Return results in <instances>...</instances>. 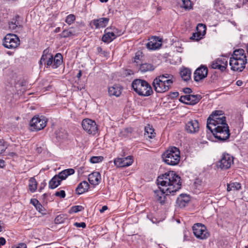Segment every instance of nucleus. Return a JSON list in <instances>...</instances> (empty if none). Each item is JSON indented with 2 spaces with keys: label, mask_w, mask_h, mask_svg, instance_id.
Returning a JSON list of instances; mask_svg holds the SVG:
<instances>
[{
  "label": "nucleus",
  "mask_w": 248,
  "mask_h": 248,
  "mask_svg": "<svg viewBox=\"0 0 248 248\" xmlns=\"http://www.w3.org/2000/svg\"><path fill=\"white\" fill-rule=\"evenodd\" d=\"M214 136L215 138L219 141H224L230 137V131L228 125L220 127L218 126L212 129H209Z\"/></svg>",
  "instance_id": "423d86ee"
},
{
  "label": "nucleus",
  "mask_w": 248,
  "mask_h": 248,
  "mask_svg": "<svg viewBox=\"0 0 248 248\" xmlns=\"http://www.w3.org/2000/svg\"><path fill=\"white\" fill-rule=\"evenodd\" d=\"M82 126L89 134L94 135L98 132V126L95 122L91 119H84L82 122Z\"/></svg>",
  "instance_id": "9d476101"
},
{
  "label": "nucleus",
  "mask_w": 248,
  "mask_h": 248,
  "mask_svg": "<svg viewBox=\"0 0 248 248\" xmlns=\"http://www.w3.org/2000/svg\"><path fill=\"white\" fill-rule=\"evenodd\" d=\"M243 82L241 80H238L236 81V84L238 86H241L243 85Z\"/></svg>",
  "instance_id": "603ef678"
},
{
  "label": "nucleus",
  "mask_w": 248,
  "mask_h": 248,
  "mask_svg": "<svg viewBox=\"0 0 248 248\" xmlns=\"http://www.w3.org/2000/svg\"><path fill=\"white\" fill-rule=\"evenodd\" d=\"M74 225L77 227H81L82 228H85L86 226V223L84 222H76Z\"/></svg>",
  "instance_id": "c03bdc74"
},
{
  "label": "nucleus",
  "mask_w": 248,
  "mask_h": 248,
  "mask_svg": "<svg viewBox=\"0 0 248 248\" xmlns=\"http://www.w3.org/2000/svg\"><path fill=\"white\" fill-rule=\"evenodd\" d=\"M208 73L207 67L201 66L197 68L194 73V79L195 81L198 82L206 77Z\"/></svg>",
  "instance_id": "6ab92c4d"
},
{
  "label": "nucleus",
  "mask_w": 248,
  "mask_h": 248,
  "mask_svg": "<svg viewBox=\"0 0 248 248\" xmlns=\"http://www.w3.org/2000/svg\"><path fill=\"white\" fill-rule=\"evenodd\" d=\"M31 202L34 205V206H36V205L39 203V202L35 199L31 200Z\"/></svg>",
  "instance_id": "8fccbe9b"
},
{
  "label": "nucleus",
  "mask_w": 248,
  "mask_h": 248,
  "mask_svg": "<svg viewBox=\"0 0 248 248\" xmlns=\"http://www.w3.org/2000/svg\"><path fill=\"white\" fill-rule=\"evenodd\" d=\"M108 0H100L101 2H107Z\"/></svg>",
  "instance_id": "bf43d9fd"
},
{
  "label": "nucleus",
  "mask_w": 248,
  "mask_h": 248,
  "mask_svg": "<svg viewBox=\"0 0 248 248\" xmlns=\"http://www.w3.org/2000/svg\"><path fill=\"white\" fill-rule=\"evenodd\" d=\"M61 183V180L56 175L49 182V188L50 189H54L58 186Z\"/></svg>",
  "instance_id": "cd10ccee"
},
{
  "label": "nucleus",
  "mask_w": 248,
  "mask_h": 248,
  "mask_svg": "<svg viewBox=\"0 0 248 248\" xmlns=\"http://www.w3.org/2000/svg\"><path fill=\"white\" fill-rule=\"evenodd\" d=\"M110 29L107 28L105 30V34L103 35L102 41L104 43H108L112 41L117 36L120 34H116L115 31L116 29H113V31H110Z\"/></svg>",
  "instance_id": "a211bd4d"
},
{
  "label": "nucleus",
  "mask_w": 248,
  "mask_h": 248,
  "mask_svg": "<svg viewBox=\"0 0 248 248\" xmlns=\"http://www.w3.org/2000/svg\"><path fill=\"white\" fill-rule=\"evenodd\" d=\"M42 207V205L39 203L36 206V208L37 209H38L39 210H40V208Z\"/></svg>",
  "instance_id": "6e6d98bb"
},
{
  "label": "nucleus",
  "mask_w": 248,
  "mask_h": 248,
  "mask_svg": "<svg viewBox=\"0 0 248 248\" xmlns=\"http://www.w3.org/2000/svg\"><path fill=\"white\" fill-rule=\"evenodd\" d=\"M133 162L132 156L125 157H117L114 160L115 165L118 168L126 167L130 166Z\"/></svg>",
  "instance_id": "dca6fc26"
},
{
  "label": "nucleus",
  "mask_w": 248,
  "mask_h": 248,
  "mask_svg": "<svg viewBox=\"0 0 248 248\" xmlns=\"http://www.w3.org/2000/svg\"><path fill=\"white\" fill-rule=\"evenodd\" d=\"M75 173V170L73 169H68L64 170L57 175L61 181L65 180L69 175H72Z\"/></svg>",
  "instance_id": "bb28decb"
},
{
  "label": "nucleus",
  "mask_w": 248,
  "mask_h": 248,
  "mask_svg": "<svg viewBox=\"0 0 248 248\" xmlns=\"http://www.w3.org/2000/svg\"><path fill=\"white\" fill-rule=\"evenodd\" d=\"M202 99L201 95L186 94L180 97V102L188 105H195L198 103Z\"/></svg>",
  "instance_id": "4468645a"
},
{
  "label": "nucleus",
  "mask_w": 248,
  "mask_h": 248,
  "mask_svg": "<svg viewBox=\"0 0 248 248\" xmlns=\"http://www.w3.org/2000/svg\"><path fill=\"white\" fill-rule=\"evenodd\" d=\"M6 243V240L3 237H0V247L1 246L5 245Z\"/></svg>",
  "instance_id": "de8ad7c7"
},
{
  "label": "nucleus",
  "mask_w": 248,
  "mask_h": 248,
  "mask_svg": "<svg viewBox=\"0 0 248 248\" xmlns=\"http://www.w3.org/2000/svg\"><path fill=\"white\" fill-rule=\"evenodd\" d=\"M241 184L238 182H231L227 184V190L228 191L231 190H238L241 188Z\"/></svg>",
  "instance_id": "f704fd0d"
},
{
  "label": "nucleus",
  "mask_w": 248,
  "mask_h": 248,
  "mask_svg": "<svg viewBox=\"0 0 248 248\" xmlns=\"http://www.w3.org/2000/svg\"><path fill=\"white\" fill-rule=\"evenodd\" d=\"M233 164V157L229 154H223L217 163V167L222 170H227Z\"/></svg>",
  "instance_id": "9b49d317"
},
{
  "label": "nucleus",
  "mask_w": 248,
  "mask_h": 248,
  "mask_svg": "<svg viewBox=\"0 0 248 248\" xmlns=\"http://www.w3.org/2000/svg\"><path fill=\"white\" fill-rule=\"evenodd\" d=\"M247 2H248V0H246Z\"/></svg>",
  "instance_id": "0e129e2a"
},
{
  "label": "nucleus",
  "mask_w": 248,
  "mask_h": 248,
  "mask_svg": "<svg viewBox=\"0 0 248 248\" xmlns=\"http://www.w3.org/2000/svg\"><path fill=\"white\" fill-rule=\"evenodd\" d=\"M103 159V157L101 156H92L90 158V162L92 163H97L101 162Z\"/></svg>",
  "instance_id": "a19ab883"
},
{
  "label": "nucleus",
  "mask_w": 248,
  "mask_h": 248,
  "mask_svg": "<svg viewBox=\"0 0 248 248\" xmlns=\"http://www.w3.org/2000/svg\"><path fill=\"white\" fill-rule=\"evenodd\" d=\"M20 45L18 37L14 34H7L3 39V45L9 49H15Z\"/></svg>",
  "instance_id": "0eeeda50"
},
{
  "label": "nucleus",
  "mask_w": 248,
  "mask_h": 248,
  "mask_svg": "<svg viewBox=\"0 0 248 248\" xmlns=\"http://www.w3.org/2000/svg\"><path fill=\"white\" fill-rule=\"evenodd\" d=\"M89 188V185L86 181H82L78 184L76 191L77 194L80 195L86 192Z\"/></svg>",
  "instance_id": "a878e982"
},
{
  "label": "nucleus",
  "mask_w": 248,
  "mask_h": 248,
  "mask_svg": "<svg viewBox=\"0 0 248 248\" xmlns=\"http://www.w3.org/2000/svg\"><path fill=\"white\" fill-rule=\"evenodd\" d=\"M184 92L186 93H190L192 92L191 89L189 88H186L184 89Z\"/></svg>",
  "instance_id": "09e8293b"
},
{
  "label": "nucleus",
  "mask_w": 248,
  "mask_h": 248,
  "mask_svg": "<svg viewBox=\"0 0 248 248\" xmlns=\"http://www.w3.org/2000/svg\"><path fill=\"white\" fill-rule=\"evenodd\" d=\"M82 75V71L81 70H79L78 71V73L77 75V77L78 78H80L81 76Z\"/></svg>",
  "instance_id": "5fc2aeb1"
},
{
  "label": "nucleus",
  "mask_w": 248,
  "mask_h": 248,
  "mask_svg": "<svg viewBox=\"0 0 248 248\" xmlns=\"http://www.w3.org/2000/svg\"><path fill=\"white\" fill-rule=\"evenodd\" d=\"M19 18V16H17L15 18H13L12 21L9 23V27L10 29L14 30L16 29L18 26L19 25V23L17 19Z\"/></svg>",
  "instance_id": "4c0bfd02"
},
{
  "label": "nucleus",
  "mask_w": 248,
  "mask_h": 248,
  "mask_svg": "<svg viewBox=\"0 0 248 248\" xmlns=\"http://www.w3.org/2000/svg\"><path fill=\"white\" fill-rule=\"evenodd\" d=\"M193 231L195 237L200 239H206L209 236L206 227L201 223L195 224L193 226Z\"/></svg>",
  "instance_id": "6e6552de"
},
{
  "label": "nucleus",
  "mask_w": 248,
  "mask_h": 248,
  "mask_svg": "<svg viewBox=\"0 0 248 248\" xmlns=\"http://www.w3.org/2000/svg\"><path fill=\"white\" fill-rule=\"evenodd\" d=\"M43 188V187H40L39 188V191L40 192H41V190H42V189Z\"/></svg>",
  "instance_id": "052dcab7"
},
{
  "label": "nucleus",
  "mask_w": 248,
  "mask_h": 248,
  "mask_svg": "<svg viewBox=\"0 0 248 248\" xmlns=\"http://www.w3.org/2000/svg\"><path fill=\"white\" fill-rule=\"evenodd\" d=\"M175 80L171 74H162L154 79L152 85L156 93H163L170 90Z\"/></svg>",
  "instance_id": "f03ea898"
},
{
  "label": "nucleus",
  "mask_w": 248,
  "mask_h": 248,
  "mask_svg": "<svg viewBox=\"0 0 248 248\" xmlns=\"http://www.w3.org/2000/svg\"><path fill=\"white\" fill-rule=\"evenodd\" d=\"M182 78L185 81H188L190 78L191 71L188 68H184L182 69L180 72Z\"/></svg>",
  "instance_id": "c756f323"
},
{
  "label": "nucleus",
  "mask_w": 248,
  "mask_h": 248,
  "mask_svg": "<svg viewBox=\"0 0 248 248\" xmlns=\"http://www.w3.org/2000/svg\"><path fill=\"white\" fill-rule=\"evenodd\" d=\"M227 65L228 58L222 57L213 61L211 67L213 69H217L223 72L226 70Z\"/></svg>",
  "instance_id": "2eb2a0df"
},
{
  "label": "nucleus",
  "mask_w": 248,
  "mask_h": 248,
  "mask_svg": "<svg viewBox=\"0 0 248 248\" xmlns=\"http://www.w3.org/2000/svg\"><path fill=\"white\" fill-rule=\"evenodd\" d=\"M29 188L30 192H34L37 187V183L34 177L31 178L29 180Z\"/></svg>",
  "instance_id": "72a5a7b5"
},
{
  "label": "nucleus",
  "mask_w": 248,
  "mask_h": 248,
  "mask_svg": "<svg viewBox=\"0 0 248 248\" xmlns=\"http://www.w3.org/2000/svg\"><path fill=\"white\" fill-rule=\"evenodd\" d=\"M133 90L140 96H148L153 93L150 84L146 80L135 79L132 83Z\"/></svg>",
  "instance_id": "20e7f679"
},
{
  "label": "nucleus",
  "mask_w": 248,
  "mask_h": 248,
  "mask_svg": "<svg viewBox=\"0 0 248 248\" xmlns=\"http://www.w3.org/2000/svg\"><path fill=\"white\" fill-rule=\"evenodd\" d=\"M157 184L159 189L154 191L155 199L163 204L166 195L173 194L181 188L180 177L174 171H169L158 177Z\"/></svg>",
  "instance_id": "f257e3e1"
},
{
  "label": "nucleus",
  "mask_w": 248,
  "mask_h": 248,
  "mask_svg": "<svg viewBox=\"0 0 248 248\" xmlns=\"http://www.w3.org/2000/svg\"><path fill=\"white\" fill-rule=\"evenodd\" d=\"M144 135L150 139L155 137V133L154 132V129L152 126L148 124L145 127Z\"/></svg>",
  "instance_id": "7c9ffc66"
},
{
  "label": "nucleus",
  "mask_w": 248,
  "mask_h": 248,
  "mask_svg": "<svg viewBox=\"0 0 248 248\" xmlns=\"http://www.w3.org/2000/svg\"><path fill=\"white\" fill-rule=\"evenodd\" d=\"M163 161L168 165L175 166L180 160V152L175 147L169 148L162 155Z\"/></svg>",
  "instance_id": "39448f33"
},
{
  "label": "nucleus",
  "mask_w": 248,
  "mask_h": 248,
  "mask_svg": "<svg viewBox=\"0 0 248 248\" xmlns=\"http://www.w3.org/2000/svg\"><path fill=\"white\" fill-rule=\"evenodd\" d=\"M182 4L180 6L181 8L188 11L193 9V3L190 0H182Z\"/></svg>",
  "instance_id": "c9c22d12"
},
{
  "label": "nucleus",
  "mask_w": 248,
  "mask_h": 248,
  "mask_svg": "<svg viewBox=\"0 0 248 248\" xmlns=\"http://www.w3.org/2000/svg\"><path fill=\"white\" fill-rule=\"evenodd\" d=\"M43 196H44V197H46V196H47V194H46V193H45V194H44L43 195Z\"/></svg>",
  "instance_id": "e2e57ef3"
},
{
  "label": "nucleus",
  "mask_w": 248,
  "mask_h": 248,
  "mask_svg": "<svg viewBox=\"0 0 248 248\" xmlns=\"http://www.w3.org/2000/svg\"><path fill=\"white\" fill-rule=\"evenodd\" d=\"M4 166H5L4 161L2 159H0V168H3Z\"/></svg>",
  "instance_id": "864d4df0"
},
{
  "label": "nucleus",
  "mask_w": 248,
  "mask_h": 248,
  "mask_svg": "<svg viewBox=\"0 0 248 248\" xmlns=\"http://www.w3.org/2000/svg\"><path fill=\"white\" fill-rule=\"evenodd\" d=\"M47 121L44 116H34L30 121V129L31 131H39L43 129L46 124Z\"/></svg>",
  "instance_id": "1a4fd4ad"
},
{
  "label": "nucleus",
  "mask_w": 248,
  "mask_h": 248,
  "mask_svg": "<svg viewBox=\"0 0 248 248\" xmlns=\"http://www.w3.org/2000/svg\"><path fill=\"white\" fill-rule=\"evenodd\" d=\"M76 20V16L73 14H70L67 16L65 22L67 23L68 25H71L74 23V22Z\"/></svg>",
  "instance_id": "58836bf2"
},
{
  "label": "nucleus",
  "mask_w": 248,
  "mask_h": 248,
  "mask_svg": "<svg viewBox=\"0 0 248 248\" xmlns=\"http://www.w3.org/2000/svg\"><path fill=\"white\" fill-rule=\"evenodd\" d=\"M5 149L6 147L5 145L3 144V142L2 141L0 140V154L4 152Z\"/></svg>",
  "instance_id": "a18cd8bd"
},
{
  "label": "nucleus",
  "mask_w": 248,
  "mask_h": 248,
  "mask_svg": "<svg viewBox=\"0 0 248 248\" xmlns=\"http://www.w3.org/2000/svg\"><path fill=\"white\" fill-rule=\"evenodd\" d=\"M65 191L63 190H61L59 191H57L55 193V196L56 197H60L61 198H64L65 197Z\"/></svg>",
  "instance_id": "79ce46f5"
},
{
  "label": "nucleus",
  "mask_w": 248,
  "mask_h": 248,
  "mask_svg": "<svg viewBox=\"0 0 248 248\" xmlns=\"http://www.w3.org/2000/svg\"><path fill=\"white\" fill-rule=\"evenodd\" d=\"M60 31H61V28L60 27H57V28H56L55 31V32H58Z\"/></svg>",
  "instance_id": "4d7b16f0"
},
{
  "label": "nucleus",
  "mask_w": 248,
  "mask_h": 248,
  "mask_svg": "<svg viewBox=\"0 0 248 248\" xmlns=\"http://www.w3.org/2000/svg\"><path fill=\"white\" fill-rule=\"evenodd\" d=\"M244 52V50L242 49L234 51L229 62L232 70L240 72L245 67L247 60Z\"/></svg>",
  "instance_id": "7ed1b4c3"
},
{
  "label": "nucleus",
  "mask_w": 248,
  "mask_h": 248,
  "mask_svg": "<svg viewBox=\"0 0 248 248\" xmlns=\"http://www.w3.org/2000/svg\"><path fill=\"white\" fill-rule=\"evenodd\" d=\"M101 176L99 172L95 171L90 174L88 176V181L93 186L98 185L101 181Z\"/></svg>",
  "instance_id": "4be33fe9"
},
{
  "label": "nucleus",
  "mask_w": 248,
  "mask_h": 248,
  "mask_svg": "<svg viewBox=\"0 0 248 248\" xmlns=\"http://www.w3.org/2000/svg\"><path fill=\"white\" fill-rule=\"evenodd\" d=\"M108 209V206L106 205L103 206L101 209H100V213H103L105 211Z\"/></svg>",
  "instance_id": "3c124183"
},
{
  "label": "nucleus",
  "mask_w": 248,
  "mask_h": 248,
  "mask_svg": "<svg viewBox=\"0 0 248 248\" xmlns=\"http://www.w3.org/2000/svg\"><path fill=\"white\" fill-rule=\"evenodd\" d=\"M225 125H228L226 123V119L221 120L220 122H217V123H214V124H207L206 127L209 129H212L215 127L218 126L220 127H224Z\"/></svg>",
  "instance_id": "2f4dec72"
},
{
  "label": "nucleus",
  "mask_w": 248,
  "mask_h": 248,
  "mask_svg": "<svg viewBox=\"0 0 248 248\" xmlns=\"http://www.w3.org/2000/svg\"><path fill=\"white\" fill-rule=\"evenodd\" d=\"M161 46L160 41L158 40V38L154 37L152 38L147 44V48L150 50H155L159 48Z\"/></svg>",
  "instance_id": "b1692460"
},
{
  "label": "nucleus",
  "mask_w": 248,
  "mask_h": 248,
  "mask_svg": "<svg viewBox=\"0 0 248 248\" xmlns=\"http://www.w3.org/2000/svg\"><path fill=\"white\" fill-rule=\"evenodd\" d=\"M8 55H12V53L11 52H10V51H8L7 52V53Z\"/></svg>",
  "instance_id": "680f3d73"
},
{
  "label": "nucleus",
  "mask_w": 248,
  "mask_h": 248,
  "mask_svg": "<svg viewBox=\"0 0 248 248\" xmlns=\"http://www.w3.org/2000/svg\"><path fill=\"white\" fill-rule=\"evenodd\" d=\"M199 124L196 120H191L186 125V129L188 133L194 134L199 130Z\"/></svg>",
  "instance_id": "412c9836"
},
{
  "label": "nucleus",
  "mask_w": 248,
  "mask_h": 248,
  "mask_svg": "<svg viewBox=\"0 0 248 248\" xmlns=\"http://www.w3.org/2000/svg\"><path fill=\"white\" fill-rule=\"evenodd\" d=\"M247 195H248V192L247 193ZM244 199L245 200H246L247 202H248V197L244 196Z\"/></svg>",
  "instance_id": "13d9d810"
},
{
  "label": "nucleus",
  "mask_w": 248,
  "mask_h": 248,
  "mask_svg": "<svg viewBox=\"0 0 248 248\" xmlns=\"http://www.w3.org/2000/svg\"><path fill=\"white\" fill-rule=\"evenodd\" d=\"M53 57L52 55L49 53L48 50L46 49L43 51V54L39 61V64L40 66H41L44 64L46 68L51 66L53 68Z\"/></svg>",
  "instance_id": "f8f14e48"
},
{
  "label": "nucleus",
  "mask_w": 248,
  "mask_h": 248,
  "mask_svg": "<svg viewBox=\"0 0 248 248\" xmlns=\"http://www.w3.org/2000/svg\"><path fill=\"white\" fill-rule=\"evenodd\" d=\"M206 30V28L205 25L202 23L198 24L196 28L197 32L193 33L190 39L197 41L199 40L205 35Z\"/></svg>",
  "instance_id": "aec40b11"
},
{
  "label": "nucleus",
  "mask_w": 248,
  "mask_h": 248,
  "mask_svg": "<svg viewBox=\"0 0 248 248\" xmlns=\"http://www.w3.org/2000/svg\"><path fill=\"white\" fill-rule=\"evenodd\" d=\"M84 208L81 205H75L72 206L70 210V213H77L83 210Z\"/></svg>",
  "instance_id": "ea45409f"
},
{
  "label": "nucleus",
  "mask_w": 248,
  "mask_h": 248,
  "mask_svg": "<svg viewBox=\"0 0 248 248\" xmlns=\"http://www.w3.org/2000/svg\"><path fill=\"white\" fill-rule=\"evenodd\" d=\"M155 67L151 63H144L140 65V70L141 72H146L154 70Z\"/></svg>",
  "instance_id": "473e14b6"
},
{
  "label": "nucleus",
  "mask_w": 248,
  "mask_h": 248,
  "mask_svg": "<svg viewBox=\"0 0 248 248\" xmlns=\"http://www.w3.org/2000/svg\"><path fill=\"white\" fill-rule=\"evenodd\" d=\"M53 69L58 68L62 62V56L60 53H57L53 59Z\"/></svg>",
  "instance_id": "c85d7f7f"
},
{
  "label": "nucleus",
  "mask_w": 248,
  "mask_h": 248,
  "mask_svg": "<svg viewBox=\"0 0 248 248\" xmlns=\"http://www.w3.org/2000/svg\"><path fill=\"white\" fill-rule=\"evenodd\" d=\"M122 88L117 85H114L109 87L108 88V93L110 96H115L119 97L122 93Z\"/></svg>",
  "instance_id": "393cba45"
},
{
  "label": "nucleus",
  "mask_w": 248,
  "mask_h": 248,
  "mask_svg": "<svg viewBox=\"0 0 248 248\" xmlns=\"http://www.w3.org/2000/svg\"><path fill=\"white\" fill-rule=\"evenodd\" d=\"M226 119L222 110H215L211 113L207 120V124H214V123L220 122V120Z\"/></svg>",
  "instance_id": "f3484780"
},
{
  "label": "nucleus",
  "mask_w": 248,
  "mask_h": 248,
  "mask_svg": "<svg viewBox=\"0 0 248 248\" xmlns=\"http://www.w3.org/2000/svg\"><path fill=\"white\" fill-rule=\"evenodd\" d=\"M247 248H248V247Z\"/></svg>",
  "instance_id": "69168bd1"
},
{
  "label": "nucleus",
  "mask_w": 248,
  "mask_h": 248,
  "mask_svg": "<svg viewBox=\"0 0 248 248\" xmlns=\"http://www.w3.org/2000/svg\"><path fill=\"white\" fill-rule=\"evenodd\" d=\"M109 19L108 17H101L91 20L89 23L93 29H99L106 27L108 23Z\"/></svg>",
  "instance_id": "ddd939ff"
},
{
  "label": "nucleus",
  "mask_w": 248,
  "mask_h": 248,
  "mask_svg": "<svg viewBox=\"0 0 248 248\" xmlns=\"http://www.w3.org/2000/svg\"><path fill=\"white\" fill-rule=\"evenodd\" d=\"M64 219L62 215H59L56 217L54 221L56 224H60L63 223L64 222Z\"/></svg>",
  "instance_id": "37998d69"
},
{
  "label": "nucleus",
  "mask_w": 248,
  "mask_h": 248,
  "mask_svg": "<svg viewBox=\"0 0 248 248\" xmlns=\"http://www.w3.org/2000/svg\"><path fill=\"white\" fill-rule=\"evenodd\" d=\"M76 31L72 29L68 30H65L61 33V36L62 37L66 38L73 36L76 35Z\"/></svg>",
  "instance_id": "e433bc0d"
},
{
  "label": "nucleus",
  "mask_w": 248,
  "mask_h": 248,
  "mask_svg": "<svg viewBox=\"0 0 248 248\" xmlns=\"http://www.w3.org/2000/svg\"><path fill=\"white\" fill-rule=\"evenodd\" d=\"M13 248H27V246L24 243H20L18 246Z\"/></svg>",
  "instance_id": "49530a36"
},
{
  "label": "nucleus",
  "mask_w": 248,
  "mask_h": 248,
  "mask_svg": "<svg viewBox=\"0 0 248 248\" xmlns=\"http://www.w3.org/2000/svg\"><path fill=\"white\" fill-rule=\"evenodd\" d=\"M190 201V197L185 194H181L176 200V203L180 208L185 207Z\"/></svg>",
  "instance_id": "5701e85b"
}]
</instances>
